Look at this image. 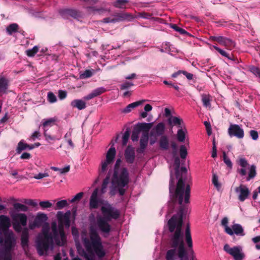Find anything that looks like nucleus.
<instances>
[{"label": "nucleus", "instance_id": "f257e3e1", "mask_svg": "<svg viewBox=\"0 0 260 260\" xmlns=\"http://www.w3.org/2000/svg\"><path fill=\"white\" fill-rule=\"evenodd\" d=\"M175 179L172 171L170 172L169 192L170 201L168 203V212H173L177 202L180 205L176 214L173 215L168 221V230L170 233L168 245L170 248L167 250L165 258L166 260H175L177 256L181 260L186 255L187 249L185 246L182 230L183 215L185 207L182 205L184 184L182 179H179L175 190Z\"/></svg>", "mask_w": 260, "mask_h": 260}, {"label": "nucleus", "instance_id": "f03ea898", "mask_svg": "<svg viewBox=\"0 0 260 260\" xmlns=\"http://www.w3.org/2000/svg\"><path fill=\"white\" fill-rule=\"evenodd\" d=\"M51 233L48 229L42 230L36 240V248L39 255H46L49 249L53 247L54 241L56 245L63 246L66 243V237L62 224L57 226L55 222H52L51 225Z\"/></svg>", "mask_w": 260, "mask_h": 260}, {"label": "nucleus", "instance_id": "7ed1b4c3", "mask_svg": "<svg viewBox=\"0 0 260 260\" xmlns=\"http://www.w3.org/2000/svg\"><path fill=\"white\" fill-rule=\"evenodd\" d=\"M89 239L85 235L81 236L83 245L88 253L82 247L77 246L79 253L86 260H95L94 253L99 258L104 257L106 255V252L102 244L101 238L96 229L93 226H90L89 230Z\"/></svg>", "mask_w": 260, "mask_h": 260}, {"label": "nucleus", "instance_id": "20e7f679", "mask_svg": "<svg viewBox=\"0 0 260 260\" xmlns=\"http://www.w3.org/2000/svg\"><path fill=\"white\" fill-rule=\"evenodd\" d=\"M11 225L10 218L5 215H0V244L4 243V248L0 249V252L4 260H12L11 251L15 244L14 235L9 231Z\"/></svg>", "mask_w": 260, "mask_h": 260}, {"label": "nucleus", "instance_id": "39448f33", "mask_svg": "<svg viewBox=\"0 0 260 260\" xmlns=\"http://www.w3.org/2000/svg\"><path fill=\"white\" fill-rule=\"evenodd\" d=\"M101 211L103 215L97 216L96 224L99 231L104 234V237H107L112 231V226L109 222L113 219H118L120 212L108 202L101 207Z\"/></svg>", "mask_w": 260, "mask_h": 260}, {"label": "nucleus", "instance_id": "423d86ee", "mask_svg": "<svg viewBox=\"0 0 260 260\" xmlns=\"http://www.w3.org/2000/svg\"><path fill=\"white\" fill-rule=\"evenodd\" d=\"M129 182V176L127 169L126 168H121L120 170L114 171L112 183L113 185L117 187L119 194L123 196L125 192L124 187Z\"/></svg>", "mask_w": 260, "mask_h": 260}, {"label": "nucleus", "instance_id": "0eeeda50", "mask_svg": "<svg viewBox=\"0 0 260 260\" xmlns=\"http://www.w3.org/2000/svg\"><path fill=\"white\" fill-rule=\"evenodd\" d=\"M115 155V148L111 146L106 153V159L101 162V168L99 169L100 177H102L104 176L105 173L108 169V166L113 162Z\"/></svg>", "mask_w": 260, "mask_h": 260}, {"label": "nucleus", "instance_id": "6e6552de", "mask_svg": "<svg viewBox=\"0 0 260 260\" xmlns=\"http://www.w3.org/2000/svg\"><path fill=\"white\" fill-rule=\"evenodd\" d=\"M223 250L227 253L232 256L234 260H243L245 257V254L242 251V248L240 246L231 247L228 244H226L223 246Z\"/></svg>", "mask_w": 260, "mask_h": 260}, {"label": "nucleus", "instance_id": "1a4fd4ad", "mask_svg": "<svg viewBox=\"0 0 260 260\" xmlns=\"http://www.w3.org/2000/svg\"><path fill=\"white\" fill-rule=\"evenodd\" d=\"M228 134L231 137H236L238 139H242L244 136V130L236 124H231L228 128Z\"/></svg>", "mask_w": 260, "mask_h": 260}, {"label": "nucleus", "instance_id": "9d476101", "mask_svg": "<svg viewBox=\"0 0 260 260\" xmlns=\"http://www.w3.org/2000/svg\"><path fill=\"white\" fill-rule=\"evenodd\" d=\"M98 188H95L92 192L89 200L90 209H98L99 204H103V201L98 198Z\"/></svg>", "mask_w": 260, "mask_h": 260}, {"label": "nucleus", "instance_id": "9b49d317", "mask_svg": "<svg viewBox=\"0 0 260 260\" xmlns=\"http://www.w3.org/2000/svg\"><path fill=\"white\" fill-rule=\"evenodd\" d=\"M10 215L13 221L22 224L23 226L26 225L27 217L25 214L12 212L10 213Z\"/></svg>", "mask_w": 260, "mask_h": 260}, {"label": "nucleus", "instance_id": "f8f14e48", "mask_svg": "<svg viewBox=\"0 0 260 260\" xmlns=\"http://www.w3.org/2000/svg\"><path fill=\"white\" fill-rule=\"evenodd\" d=\"M28 243H29V232L27 228H24L22 231L21 236V245L25 251L27 253L28 250Z\"/></svg>", "mask_w": 260, "mask_h": 260}, {"label": "nucleus", "instance_id": "ddd939ff", "mask_svg": "<svg viewBox=\"0 0 260 260\" xmlns=\"http://www.w3.org/2000/svg\"><path fill=\"white\" fill-rule=\"evenodd\" d=\"M59 14L64 19H68L69 17L77 18L80 16V14L78 11L71 9L60 10Z\"/></svg>", "mask_w": 260, "mask_h": 260}, {"label": "nucleus", "instance_id": "4468645a", "mask_svg": "<svg viewBox=\"0 0 260 260\" xmlns=\"http://www.w3.org/2000/svg\"><path fill=\"white\" fill-rule=\"evenodd\" d=\"M235 190L236 192L240 193L238 196V200L241 202H244L248 198L250 193L248 188L246 186L243 185L236 187Z\"/></svg>", "mask_w": 260, "mask_h": 260}, {"label": "nucleus", "instance_id": "2eb2a0df", "mask_svg": "<svg viewBox=\"0 0 260 260\" xmlns=\"http://www.w3.org/2000/svg\"><path fill=\"white\" fill-rule=\"evenodd\" d=\"M124 158L125 161L128 164L134 163L135 159V152L134 148L131 145H128L124 151Z\"/></svg>", "mask_w": 260, "mask_h": 260}, {"label": "nucleus", "instance_id": "dca6fc26", "mask_svg": "<svg viewBox=\"0 0 260 260\" xmlns=\"http://www.w3.org/2000/svg\"><path fill=\"white\" fill-rule=\"evenodd\" d=\"M168 124L170 128H172L174 126H176L178 128H182V124L183 121L182 119L179 117L171 116L167 119Z\"/></svg>", "mask_w": 260, "mask_h": 260}, {"label": "nucleus", "instance_id": "f3484780", "mask_svg": "<svg viewBox=\"0 0 260 260\" xmlns=\"http://www.w3.org/2000/svg\"><path fill=\"white\" fill-rule=\"evenodd\" d=\"M48 217L47 215L43 213H39L37 215L32 225H30V229H33L34 226L40 227L47 220Z\"/></svg>", "mask_w": 260, "mask_h": 260}, {"label": "nucleus", "instance_id": "a211bd4d", "mask_svg": "<svg viewBox=\"0 0 260 260\" xmlns=\"http://www.w3.org/2000/svg\"><path fill=\"white\" fill-rule=\"evenodd\" d=\"M165 131V125L163 122L158 123L152 128L150 132V136H163Z\"/></svg>", "mask_w": 260, "mask_h": 260}, {"label": "nucleus", "instance_id": "6ab92c4d", "mask_svg": "<svg viewBox=\"0 0 260 260\" xmlns=\"http://www.w3.org/2000/svg\"><path fill=\"white\" fill-rule=\"evenodd\" d=\"M71 214L70 211H67L64 214L58 211L57 213V218L60 222L64 223L66 225L69 226L70 223Z\"/></svg>", "mask_w": 260, "mask_h": 260}, {"label": "nucleus", "instance_id": "aec40b11", "mask_svg": "<svg viewBox=\"0 0 260 260\" xmlns=\"http://www.w3.org/2000/svg\"><path fill=\"white\" fill-rule=\"evenodd\" d=\"M149 141V135L147 134H142L140 140V148L137 149L139 153H142L146 148Z\"/></svg>", "mask_w": 260, "mask_h": 260}, {"label": "nucleus", "instance_id": "412c9836", "mask_svg": "<svg viewBox=\"0 0 260 260\" xmlns=\"http://www.w3.org/2000/svg\"><path fill=\"white\" fill-rule=\"evenodd\" d=\"M153 126V123H138L135 125L136 127L142 134H147L149 135V131Z\"/></svg>", "mask_w": 260, "mask_h": 260}, {"label": "nucleus", "instance_id": "4be33fe9", "mask_svg": "<svg viewBox=\"0 0 260 260\" xmlns=\"http://www.w3.org/2000/svg\"><path fill=\"white\" fill-rule=\"evenodd\" d=\"M116 17L114 18H110L109 17L105 18L103 19V22L105 23H115L122 21L126 18V14L123 13H119L116 15Z\"/></svg>", "mask_w": 260, "mask_h": 260}, {"label": "nucleus", "instance_id": "5701e85b", "mask_svg": "<svg viewBox=\"0 0 260 260\" xmlns=\"http://www.w3.org/2000/svg\"><path fill=\"white\" fill-rule=\"evenodd\" d=\"M70 105L73 108H76L79 110H83L86 107L85 102L82 100H74L71 102Z\"/></svg>", "mask_w": 260, "mask_h": 260}, {"label": "nucleus", "instance_id": "b1692460", "mask_svg": "<svg viewBox=\"0 0 260 260\" xmlns=\"http://www.w3.org/2000/svg\"><path fill=\"white\" fill-rule=\"evenodd\" d=\"M44 136L46 141H47L50 144H53V142L56 140H59L61 138V136H57L55 135H52L49 133L47 129H44Z\"/></svg>", "mask_w": 260, "mask_h": 260}, {"label": "nucleus", "instance_id": "393cba45", "mask_svg": "<svg viewBox=\"0 0 260 260\" xmlns=\"http://www.w3.org/2000/svg\"><path fill=\"white\" fill-rule=\"evenodd\" d=\"M9 80L4 76H0V93H6L8 88Z\"/></svg>", "mask_w": 260, "mask_h": 260}, {"label": "nucleus", "instance_id": "a878e982", "mask_svg": "<svg viewBox=\"0 0 260 260\" xmlns=\"http://www.w3.org/2000/svg\"><path fill=\"white\" fill-rule=\"evenodd\" d=\"M27 149L31 150L34 149V147L31 145L24 143L23 140H21L18 144L16 149L17 153L20 154L23 150Z\"/></svg>", "mask_w": 260, "mask_h": 260}, {"label": "nucleus", "instance_id": "bb28decb", "mask_svg": "<svg viewBox=\"0 0 260 260\" xmlns=\"http://www.w3.org/2000/svg\"><path fill=\"white\" fill-rule=\"evenodd\" d=\"M160 148L164 150H167L169 149V139L167 136H161L159 141Z\"/></svg>", "mask_w": 260, "mask_h": 260}, {"label": "nucleus", "instance_id": "cd10ccee", "mask_svg": "<svg viewBox=\"0 0 260 260\" xmlns=\"http://www.w3.org/2000/svg\"><path fill=\"white\" fill-rule=\"evenodd\" d=\"M146 101L145 100L139 101L136 102H134L128 105L124 109H123L122 111V112L125 113H127L130 112L132 110L139 105H141L144 102Z\"/></svg>", "mask_w": 260, "mask_h": 260}, {"label": "nucleus", "instance_id": "c85d7f7f", "mask_svg": "<svg viewBox=\"0 0 260 260\" xmlns=\"http://www.w3.org/2000/svg\"><path fill=\"white\" fill-rule=\"evenodd\" d=\"M233 230L234 234H235L237 235L243 236L245 235V233H244L242 225L238 223L234 224L232 225V228H231Z\"/></svg>", "mask_w": 260, "mask_h": 260}, {"label": "nucleus", "instance_id": "c756f323", "mask_svg": "<svg viewBox=\"0 0 260 260\" xmlns=\"http://www.w3.org/2000/svg\"><path fill=\"white\" fill-rule=\"evenodd\" d=\"M19 26L17 23H12L9 25L6 28V31L9 35H12L13 33L18 32Z\"/></svg>", "mask_w": 260, "mask_h": 260}, {"label": "nucleus", "instance_id": "7c9ffc66", "mask_svg": "<svg viewBox=\"0 0 260 260\" xmlns=\"http://www.w3.org/2000/svg\"><path fill=\"white\" fill-rule=\"evenodd\" d=\"M213 47L222 56L227 57L229 59L232 60H235V57L233 54H230L228 53L224 50L220 49L216 46H213Z\"/></svg>", "mask_w": 260, "mask_h": 260}, {"label": "nucleus", "instance_id": "2f4dec72", "mask_svg": "<svg viewBox=\"0 0 260 260\" xmlns=\"http://www.w3.org/2000/svg\"><path fill=\"white\" fill-rule=\"evenodd\" d=\"M14 209L16 212H27L28 211V208L27 206L24 204H22L19 203H16L13 205Z\"/></svg>", "mask_w": 260, "mask_h": 260}, {"label": "nucleus", "instance_id": "473e14b6", "mask_svg": "<svg viewBox=\"0 0 260 260\" xmlns=\"http://www.w3.org/2000/svg\"><path fill=\"white\" fill-rule=\"evenodd\" d=\"M228 219L227 217H224L221 221V224L224 227L225 232L230 236L234 235V232L232 229L228 226Z\"/></svg>", "mask_w": 260, "mask_h": 260}, {"label": "nucleus", "instance_id": "72a5a7b5", "mask_svg": "<svg viewBox=\"0 0 260 260\" xmlns=\"http://www.w3.org/2000/svg\"><path fill=\"white\" fill-rule=\"evenodd\" d=\"M185 186L184 187V203L187 204L189 203V198H190V187L189 184H187L185 186V189H184Z\"/></svg>", "mask_w": 260, "mask_h": 260}, {"label": "nucleus", "instance_id": "f704fd0d", "mask_svg": "<svg viewBox=\"0 0 260 260\" xmlns=\"http://www.w3.org/2000/svg\"><path fill=\"white\" fill-rule=\"evenodd\" d=\"M227 38L223 37V36H210L209 38V40L217 42L221 45H223L225 43V42Z\"/></svg>", "mask_w": 260, "mask_h": 260}, {"label": "nucleus", "instance_id": "c9c22d12", "mask_svg": "<svg viewBox=\"0 0 260 260\" xmlns=\"http://www.w3.org/2000/svg\"><path fill=\"white\" fill-rule=\"evenodd\" d=\"M180 165V161L179 158L178 157H175L174 166L175 167L174 170H175L176 178H178L179 176Z\"/></svg>", "mask_w": 260, "mask_h": 260}, {"label": "nucleus", "instance_id": "e433bc0d", "mask_svg": "<svg viewBox=\"0 0 260 260\" xmlns=\"http://www.w3.org/2000/svg\"><path fill=\"white\" fill-rule=\"evenodd\" d=\"M256 175V167L254 165H251L249 168L248 175L246 178L247 181H249L253 178Z\"/></svg>", "mask_w": 260, "mask_h": 260}, {"label": "nucleus", "instance_id": "4c0bfd02", "mask_svg": "<svg viewBox=\"0 0 260 260\" xmlns=\"http://www.w3.org/2000/svg\"><path fill=\"white\" fill-rule=\"evenodd\" d=\"M202 101L203 105L206 107H209L211 106V100L209 94H202Z\"/></svg>", "mask_w": 260, "mask_h": 260}, {"label": "nucleus", "instance_id": "58836bf2", "mask_svg": "<svg viewBox=\"0 0 260 260\" xmlns=\"http://www.w3.org/2000/svg\"><path fill=\"white\" fill-rule=\"evenodd\" d=\"M128 0H116L113 4L114 7L122 9L126 4L128 3Z\"/></svg>", "mask_w": 260, "mask_h": 260}, {"label": "nucleus", "instance_id": "ea45409f", "mask_svg": "<svg viewBox=\"0 0 260 260\" xmlns=\"http://www.w3.org/2000/svg\"><path fill=\"white\" fill-rule=\"evenodd\" d=\"M212 183L214 185V186L216 187L217 190L218 191H220L221 188V184L218 181V178L217 175L216 174L213 173V177H212Z\"/></svg>", "mask_w": 260, "mask_h": 260}, {"label": "nucleus", "instance_id": "a19ab883", "mask_svg": "<svg viewBox=\"0 0 260 260\" xmlns=\"http://www.w3.org/2000/svg\"><path fill=\"white\" fill-rule=\"evenodd\" d=\"M109 180H110V175L108 174L106 176V177H105V178L104 179V180L103 181L102 185L101 191L102 194H104L106 192L107 185L109 182Z\"/></svg>", "mask_w": 260, "mask_h": 260}, {"label": "nucleus", "instance_id": "79ce46f5", "mask_svg": "<svg viewBox=\"0 0 260 260\" xmlns=\"http://www.w3.org/2000/svg\"><path fill=\"white\" fill-rule=\"evenodd\" d=\"M177 140L180 142H183L185 139V134L182 128H180L177 133Z\"/></svg>", "mask_w": 260, "mask_h": 260}, {"label": "nucleus", "instance_id": "37998d69", "mask_svg": "<svg viewBox=\"0 0 260 260\" xmlns=\"http://www.w3.org/2000/svg\"><path fill=\"white\" fill-rule=\"evenodd\" d=\"M223 46H224L226 49L231 50L235 47V44L234 41L227 38Z\"/></svg>", "mask_w": 260, "mask_h": 260}, {"label": "nucleus", "instance_id": "c03bdc74", "mask_svg": "<svg viewBox=\"0 0 260 260\" xmlns=\"http://www.w3.org/2000/svg\"><path fill=\"white\" fill-rule=\"evenodd\" d=\"M129 136L130 130L129 128H127L122 137V144L123 146H125L127 144Z\"/></svg>", "mask_w": 260, "mask_h": 260}, {"label": "nucleus", "instance_id": "a18cd8bd", "mask_svg": "<svg viewBox=\"0 0 260 260\" xmlns=\"http://www.w3.org/2000/svg\"><path fill=\"white\" fill-rule=\"evenodd\" d=\"M249 70L255 76L260 78V68L254 66H251L249 67Z\"/></svg>", "mask_w": 260, "mask_h": 260}, {"label": "nucleus", "instance_id": "49530a36", "mask_svg": "<svg viewBox=\"0 0 260 260\" xmlns=\"http://www.w3.org/2000/svg\"><path fill=\"white\" fill-rule=\"evenodd\" d=\"M39 48L35 46L32 49L26 51V54L28 57H34L38 52Z\"/></svg>", "mask_w": 260, "mask_h": 260}, {"label": "nucleus", "instance_id": "de8ad7c7", "mask_svg": "<svg viewBox=\"0 0 260 260\" xmlns=\"http://www.w3.org/2000/svg\"><path fill=\"white\" fill-rule=\"evenodd\" d=\"M140 133V132L135 126L131 136V139L133 142L138 140Z\"/></svg>", "mask_w": 260, "mask_h": 260}, {"label": "nucleus", "instance_id": "09e8293b", "mask_svg": "<svg viewBox=\"0 0 260 260\" xmlns=\"http://www.w3.org/2000/svg\"><path fill=\"white\" fill-rule=\"evenodd\" d=\"M68 205V203L67 201L66 200H62L61 201H58L56 204V208L55 209H61L65 207H67Z\"/></svg>", "mask_w": 260, "mask_h": 260}, {"label": "nucleus", "instance_id": "8fccbe9b", "mask_svg": "<svg viewBox=\"0 0 260 260\" xmlns=\"http://www.w3.org/2000/svg\"><path fill=\"white\" fill-rule=\"evenodd\" d=\"M179 154L180 157L182 159H184L186 158L187 152V149L185 147V146L183 145H182L180 147V150H179Z\"/></svg>", "mask_w": 260, "mask_h": 260}, {"label": "nucleus", "instance_id": "3c124183", "mask_svg": "<svg viewBox=\"0 0 260 260\" xmlns=\"http://www.w3.org/2000/svg\"><path fill=\"white\" fill-rule=\"evenodd\" d=\"M93 75V72L90 70H85L83 73L80 75L81 79H86L91 77Z\"/></svg>", "mask_w": 260, "mask_h": 260}, {"label": "nucleus", "instance_id": "603ef678", "mask_svg": "<svg viewBox=\"0 0 260 260\" xmlns=\"http://www.w3.org/2000/svg\"><path fill=\"white\" fill-rule=\"evenodd\" d=\"M223 158L224 162L226 165L230 169H232L233 164L230 159L227 156L226 153L224 151L223 152Z\"/></svg>", "mask_w": 260, "mask_h": 260}, {"label": "nucleus", "instance_id": "864d4df0", "mask_svg": "<svg viewBox=\"0 0 260 260\" xmlns=\"http://www.w3.org/2000/svg\"><path fill=\"white\" fill-rule=\"evenodd\" d=\"M21 201L26 205H28L34 207H36L38 205V204L35 200L23 199L22 201Z\"/></svg>", "mask_w": 260, "mask_h": 260}, {"label": "nucleus", "instance_id": "5fc2aeb1", "mask_svg": "<svg viewBox=\"0 0 260 260\" xmlns=\"http://www.w3.org/2000/svg\"><path fill=\"white\" fill-rule=\"evenodd\" d=\"M187 173V170L185 167H182L179 169V176L178 178H176V179H178V180H179V179H182L183 182L184 183V177L186 175Z\"/></svg>", "mask_w": 260, "mask_h": 260}, {"label": "nucleus", "instance_id": "6e6d98bb", "mask_svg": "<svg viewBox=\"0 0 260 260\" xmlns=\"http://www.w3.org/2000/svg\"><path fill=\"white\" fill-rule=\"evenodd\" d=\"M56 119L54 118H51L45 120L43 123V126L46 128L47 126H51L54 124Z\"/></svg>", "mask_w": 260, "mask_h": 260}, {"label": "nucleus", "instance_id": "4d7b16f0", "mask_svg": "<svg viewBox=\"0 0 260 260\" xmlns=\"http://www.w3.org/2000/svg\"><path fill=\"white\" fill-rule=\"evenodd\" d=\"M39 205L42 209H45L51 208L52 206V204L48 201H41L39 203Z\"/></svg>", "mask_w": 260, "mask_h": 260}, {"label": "nucleus", "instance_id": "13d9d810", "mask_svg": "<svg viewBox=\"0 0 260 260\" xmlns=\"http://www.w3.org/2000/svg\"><path fill=\"white\" fill-rule=\"evenodd\" d=\"M237 163L242 168H246L248 165L247 160L243 157H239Z\"/></svg>", "mask_w": 260, "mask_h": 260}, {"label": "nucleus", "instance_id": "bf43d9fd", "mask_svg": "<svg viewBox=\"0 0 260 260\" xmlns=\"http://www.w3.org/2000/svg\"><path fill=\"white\" fill-rule=\"evenodd\" d=\"M47 99L49 102L53 103L56 102L57 99L55 95L52 92H49L47 94Z\"/></svg>", "mask_w": 260, "mask_h": 260}, {"label": "nucleus", "instance_id": "052dcab7", "mask_svg": "<svg viewBox=\"0 0 260 260\" xmlns=\"http://www.w3.org/2000/svg\"><path fill=\"white\" fill-rule=\"evenodd\" d=\"M171 27L175 30L179 32L181 35L187 34V31L183 28L178 27L176 24H173L171 25Z\"/></svg>", "mask_w": 260, "mask_h": 260}, {"label": "nucleus", "instance_id": "680f3d73", "mask_svg": "<svg viewBox=\"0 0 260 260\" xmlns=\"http://www.w3.org/2000/svg\"><path fill=\"white\" fill-rule=\"evenodd\" d=\"M106 91V89L103 87L97 88L93 90L92 91L94 96L96 97L98 95H101L103 93H104Z\"/></svg>", "mask_w": 260, "mask_h": 260}, {"label": "nucleus", "instance_id": "e2e57ef3", "mask_svg": "<svg viewBox=\"0 0 260 260\" xmlns=\"http://www.w3.org/2000/svg\"><path fill=\"white\" fill-rule=\"evenodd\" d=\"M137 16L144 19H148L151 17L152 14L145 12H142L138 13Z\"/></svg>", "mask_w": 260, "mask_h": 260}, {"label": "nucleus", "instance_id": "0e129e2a", "mask_svg": "<svg viewBox=\"0 0 260 260\" xmlns=\"http://www.w3.org/2000/svg\"><path fill=\"white\" fill-rule=\"evenodd\" d=\"M84 193L80 192L78 193L71 201V203H74L80 201L83 197Z\"/></svg>", "mask_w": 260, "mask_h": 260}, {"label": "nucleus", "instance_id": "69168bd1", "mask_svg": "<svg viewBox=\"0 0 260 260\" xmlns=\"http://www.w3.org/2000/svg\"><path fill=\"white\" fill-rule=\"evenodd\" d=\"M133 85H134V84L133 83L126 81L120 85V89H121V90L126 89L130 88L131 86H132Z\"/></svg>", "mask_w": 260, "mask_h": 260}, {"label": "nucleus", "instance_id": "338daca9", "mask_svg": "<svg viewBox=\"0 0 260 260\" xmlns=\"http://www.w3.org/2000/svg\"><path fill=\"white\" fill-rule=\"evenodd\" d=\"M13 225L14 229L17 232H20L22 231V224H19L17 222L13 221Z\"/></svg>", "mask_w": 260, "mask_h": 260}, {"label": "nucleus", "instance_id": "774afa93", "mask_svg": "<svg viewBox=\"0 0 260 260\" xmlns=\"http://www.w3.org/2000/svg\"><path fill=\"white\" fill-rule=\"evenodd\" d=\"M250 136L253 140H256L258 138V134L257 131L255 130H250L249 132Z\"/></svg>", "mask_w": 260, "mask_h": 260}]
</instances>
